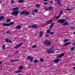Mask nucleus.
<instances>
[{
    "label": "nucleus",
    "instance_id": "nucleus-23",
    "mask_svg": "<svg viewBox=\"0 0 75 75\" xmlns=\"http://www.w3.org/2000/svg\"><path fill=\"white\" fill-rule=\"evenodd\" d=\"M3 19H4V16H1L0 17V21L2 20Z\"/></svg>",
    "mask_w": 75,
    "mask_h": 75
},
{
    "label": "nucleus",
    "instance_id": "nucleus-19",
    "mask_svg": "<svg viewBox=\"0 0 75 75\" xmlns=\"http://www.w3.org/2000/svg\"><path fill=\"white\" fill-rule=\"evenodd\" d=\"M51 21H52V20L51 19L50 20L48 21H47L46 23L47 24H50V23H51Z\"/></svg>",
    "mask_w": 75,
    "mask_h": 75
},
{
    "label": "nucleus",
    "instance_id": "nucleus-46",
    "mask_svg": "<svg viewBox=\"0 0 75 75\" xmlns=\"http://www.w3.org/2000/svg\"><path fill=\"white\" fill-rule=\"evenodd\" d=\"M11 3H15V2H14V1L13 0L11 1Z\"/></svg>",
    "mask_w": 75,
    "mask_h": 75
},
{
    "label": "nucleus",
    "instance_id": "nucleus-57",
    "mask_svg": "<svg viewBox=\"0 0 75 75\" xmlns=\"http://www.w3.org/2000/svg\"><path fill=\"white\" fill-rule=\"evenodd\" d=\"M57 51H59V49H57Z\"/></svg>",
    "mask_w": 75,
    "mask_h": 75
},
{
    "label": "nucleus",
    "instance_id": "nucleus-5",
    "mask_svg": "<svg viewBox=\"0 0 75 75\" xmlns=\"http://www.w3.org/2000/svg\"><path fill=\"white\" fill-rule=\"evenodd\" d=\"M5 41L6 42H9V43H12V41L9 40L8 38H6L5 39Z\"/></svg>",
    "mask_w": 75,
    "mask_h": 75
},
{
    "label": "nucleus",
    "instance_id": "nucleus-63",
    "mask_svg": "<svg viewBox=\"0 0 75 75\" xmlns=\"http://www.w3.org/2000/svg\"><path fill=\"white\" fill-rule=\"evenodd\" d=\"M74 34H75V32H74Z\"/></svg>",
    "mask_w": 75,
    "mask_h": 75
},
{
    "label": "nucleus",
    "instance_id": "nucleus-36",
    "mask_svg": "<svg viewBox=\"0 0 75 75\" xmlns=\"http://www.w3.org/2000/svg\"><path fill=\"white\" fill-rule=\"evenodd\" d=\"M34 12L35 13H37L38 12V10L37 9H35L34 10Z\"/></svg>",
    "mask_w": 75,
    "mask_h": 75
},
{
    "label": "nucleus",
    "instance_id": "nucleus-35",
    "mask_svg": "<svg viewBox=\"0 0 75 75\" xmlns=\"http://www.w3.org/2000/svg\"><path fill=\"white\" fill-rule=\"evenodd\" d=\"M69 41V40H68V39H65L64 40V42H67V41Z\"/></svg>",
    "mask_w": 75,
    "mask_h": 75
},
{
    "label": "nucleus",
    "instance_id": "nucleus-4",
    "mask_svg": "<svg viewBox=\"0 0 75 75\" xmlns=\"http://www.w3.org/2000/svg\"><path fill=\"white\" fill-rule=\"evenodd\" d=\"M57 22L59 23H60V24H62L64 22H65V20L62 19H59L57 21Z\"/></svg>",
    "mask_w": 75,
    "mask_h": 75
},
{
    "label": "nucleus",
    "instance_id": "nucleus-2",
    "mask_svg": "<svg viewBox=\"0 0 75 75\" xmlns=\"http://www.w3.org/2000/svg\"><path fill=\"white\" fill-rule=\"evenodd\" d=\"M19 13V11H15L12 12L11 15H13V16H17L18 14Z\"/></svg>",
    "mask_w": 75,
    "mask_h": 75
},
{
    "label": "nucleus",
    "instance_id": "nucleus-64",
    "mask_svg": "<svg viewBox=\"0 0 75 75\" xmlns=\"http://www.w3.org/2000/svg\"><path fill=\"white\" fill-rule=\"evenodd\" d=\"M10 57V55H9V56H8V57Z\"/></svg>",
    "mask_w": 75,
    "mask_h": 75
},
{
    "label": "nucleus",
    "instance_id": "nucleus-53",
    "mask_svg": "<svg viewBox=\"0 0 75 75\" xmlns=\"http://www.w3.org/2000/svg\"><path fill=\"white\" fill-rule=\"evenodd\" d=\"M2 64V62H0V65Z\"/></svg>",
    "mask_w": 75,
    "mask_h": 75
},
{
    "label": "nucleus",
    "instance_id": "nucleus-38",
    "mask_svg": "<svg viewBox=\"0 0 75 75\" xmlns=\"http://www.w3.org/2000/svg\"><path fill=\"white\" fill-rule=\"evenodd\" d=\"M51 31V30H48L47 31V33H50Z\"/></svg>",
    "mask_w": 75,
    "mask_h": 75
},
{
    "label": "nucleus",
    "instance_id": "nucleus-12",
    "mask_svg": "<svg viewBox=\"0 0 75 75\" xmlns=\"http://www.w3.org/2000/svg\"><path fill=\"white\" fill-rule=\"evenodd\" d=\"M65 54H64V53H62L61 55L58 56L57 57V58H60L61 57H62V56H64V55Z\"/></svg>",
    "mask_w": 75,
    "mask_h": 75
},
{
    "label": "nucleus",
    "instance_id": "nucleus-56",
    "mask_svg": "<svg viewBox=\"0 0 75 75\" xmlns=\"http://www.w3.org/2000/svg\"><path fill=\"white\" fill-rule=\"evenodd\" d=\"M73 68L75 70V67H73Z\"/></svg>",
    "mask_w": 75,
    "mask_h": 75
},
{
    "label": "nucleus",
    "instance_id": "nucleus-15",
    "mask_svg": "<svg viewBox=\"0 0 75 75\" xmlns=\"http://www.w3.org/2000/svg\"><path fill=\"white\" fill-rule=\"evenodd\" d=\"M54 1H56V0L57 1V3H58V4L59 5V6H61V4H60L61 2L60 1L58 0H54Z\"/></svg>",
    "mask_w": 75,
    "mask_h": 75
},
{
    "label": "nucleus",
    "instance_id": "nucleus-59",
    "mask_svg": "<svg viewBox=\"0 0 75 75\" xmlns=\"http://www.w3.org/2000/svg\"><path fill=\"white\" fill-rule=\"evenodd\" d=\"M11 62H14L13 61V60H11Z\"/></svg>",
    "mask_w": 75,
    "mask_h": 75
},
{
    "label": "nucleus",
    "instance_id": "nucleus-52",
    "mask_svg": "<svg viewBox=\"0 0 75 75\" xmlns=\"http://www.w3.org/2000/svg\"><path fill=\"white\" fill-rule=\"evenodd\" d=\"M53 48H54V47H52L50 49V50H51V49H53Z\"/></svg>",
    "mask_w": 75,
    "mask_h": 75
},
{
    "label": "nucleus",
    "instance_id": "nucleus-7",
    "mask_svg": "<svg viewBox=\"0 0 75 75\" xmlns=\"http://www.w3.org/2000/svg\"><path fill=\"white\" fill-rule=\"evenodd\" d=\"M22 45H23V43H21L18 44V45L15 46V48H16V49L18 48H20V46H21Z\"/></svg>",
    "mask_w": 75,
    "mask_h": 75
},
{
    "label": "nucleus",
    "instance_id": "nucleus-24",
    "mask_svg": "<svg viewBox=\"0 0 75 75\" xmlns=\"http://www.w3.org/2000/svg\"><path fill=\"white\" fill-rule=\"evenodd\" d=\"M20 72H22V71L20 70H18L17 71H16L15 72V73H19Z\"/></svg>",
    "mask_w": 75,
    "mask_h": 75
},
{
    "label": "nucleus",
    "instance_id": "nucleus-33",
    "mask_svg": "<svg viewBox=\"0 0 75 75\" xmlns=\"http://www.w3.org/2000/svg\"><path fill=\"white\" fill-rule=\"evenodd\" d=\"M46 37H47V38H48L50 37V35H49V34H47L46 35Z\"/></svg>",
    "mask_w": 75,
    "mask_h": 75
},
{
    "label": "nucleus",
    "instance_id": "nucleus-18",
    "mask_svg": "<svg viewBox=\"0 0 75 75\" xmlns=\"http://www.w3.org/2000/svg\"><path fill=\"white\" fill-rule=\"evenodd\" d=\"M59 61H60V59H57L55 60L54 62L56 63H58Z\"/></svg>",
    "mask_w": 75,
    "mask_h": 75
},
{
    "label": "nucleus",
    "instance_id": "nucleus-39",
    "mask_svg": "<svg viewBox=\"0 0 75 75\" xmlns=\"http://www.w3.org/2000/svg\"><path fill=\"white\" fill-rule=\"evenodd\" d=\"M3 50H5V45H3Z\"/></svg>",
    "mask_w": 75,
    "mask_h": 75
},
{
    "label": "nucleus",
    "instance_id": "nucleus-27",
    "mask_svg": "<svg viewBox=\"0 0 75 75\" xmlns=\"http://www.w3.org/2000/svg\"><path fill=\"white\" fill-rule=\"evenodd\" d=\"M19 69H22L23 68V66H20L19 67Z\"/></svg>",
    "mask_w": 75,
    "mask_h": 75
},
{
    "label": "nucleus",
    "instance_id": "nucleus-25",
    "mask_svg": "<svg viewBox=\"0 0 75 75\" xmlns=\"http://www.w3.org/2000/svg\"><path fill=\"white\" fill-rule=\"evenodd\" d=\"M61 16V15H59L57 17H56V19H58V18H60V17Z\"/></svg>",
    "mask_w": 75,
    "mask_h": 75
},
{
    "label": "nucleus",
    "instance_id": "nucleus-51",
    "mask_svg": "<svg viewBox=\"0 0 75 75\" xmlns=\"http://www.w3.org/2000/svg\"><path fill=\"white\" fill-rule=\"evenodd\" d=\"M28 27L29 28H31V26L30 25H28Z\"/></svg>",
    "mask_w": 75,
    "mask_h": 75
},
{
    "label": "nucleus",
    "instance_id": "nucleus-13",
    "mask_svg": "<svg viewBox=\"0 0 75 75\" xmlns=\"http://www.w3.org/2000/svg\"><path fill=\"white\" fill-rule=\"evenodd\" d=\"M63 25H69V22H65L63 23Z\"/></svg>",
    "mask_w": 75,
    "mask_h": 75
},
{
    "label": "nucleus",
    "instance_id": "nucleus-32",
    "mask_svg": "<svg viewBox=\"0 0 75 75\" xmlns=\"http://www.w3.org/2000/svg\"><path fill=\"white\" fill-rule=\"evenodd\" d=\"M34 62L35 64H37V62H38V61H37V60H34Z\"/></svg>",
    "mask_w": 75,
    "mask_h": 75
},
{
    "label": "nucleus",
    "instance_id": "nucleus-60",
    "mask_svg": "<svg viewBox=\"0 0 75 75\" xmlns=\"http://www.w3.org/2000/svg\"><path fill=\"white\" fill-rule=\"evenodd\" d=\"M2 3V1H0V3Z\"/></svg>",
    "mask_w": 75,
    "mask_h": 75
},
{
    "label": "nucleus",
    "instance_id": "nucleus-42",
    "mask_svg": "<svg viewBox=\"0 0 75 75\" xmlns=\"http://www.w3.org/2000/svg\"><path fill=\"white\" fill-rule=\"evenodd\" d=\"M45 10L46 11H50V10H49V8H46Z\"/></svg>",
    "mask_w": 75,
    "mask_h": 75
},
{
    "label": "nucleus",
    "instance_id": "nucleus-44",
    "mask_svg": "<svg viewBox=\"0 0 75 75\" xmlns=\"http://www.w3.org/2000/svg\"><path fill=\"white\" fill-rule=\"evenodd\" d=\"M71 30H73L74 29H75V28L74 27H71Z\"/></svg>",
    "mask_w": 75,
    "mask_h": 75
},
{
    "label": "nucleus",
    "instance_id": "nucleus-34",
    "mask_svg": "<svg viewBox=\"0 0 75 75\" xmlns=\"http://www.w3.org/2000/svg\"><path fill=\"white\" fill-rule=\"evenodd\" d=\"M50 34H51V35H53L54 34V31H53L52 32H51L50 33Z\"/></svg>",
    "mask_w": 75,
    "mask_h": 75
},
{
    "label": "nucleus",
    "instance_id": "nucleus-45",
    "mask_svg": "<svg viewBox=\"0 0 75 75\" xmlns=\"http://www.w3.org/2000/svg\"><path fill=\"white\" fill-rule=\"evenodd\" d=\"M32 13L33 16H35V14H34V11H32Z\"/></svg>",
    "mask_w": 75,
    "mask_h": 75
},
{
    "label": "nucleus",
    "instance_id": "nucleus-54",
    "mask_svg": "<svg viewBox=\"0 0 75 75\" xmlns=\"http://www.w3.org/2000/svg\"><path fill=\"white\" fill-rule=\"evenodd\" d=\"M48 0H44V1H47Z\"/></svg>",
    "mask_w": 75,
    "mask_h": 75
},
{
    "label": "nucleus",
    "instance_id": "nucleus-26",
    "mask_svg": "<svg viewBox=\"0 0 75 75\" xmlns=\"http://www.w3.org/2000/svg\"><path fill=\"white\" fill-rule=\"evenodd\" d=\"M36 7H37V8H38L39 7H40V4H38L37 5H36Z\"/></svg>",
    "mask_w": 75,
    "mask_h": 75
},
{
    "label": "nucleus",
    "instance_id": "nucleus-10",
    "mask_svg": "<svg viewBox=\"0 0 75 75\" xmlns=\"http://www.w3.org/2000/svg\"><path fill=\"white\" fill-rule=\"evenodd\" d=\"M16 29H20L21 28V26L20 25H18L17 26L15 27Z\"/></svg>",
    "mask_w": 75,
    "mask_h": 75
},
{
    "label": "nucleus",
    "instance_id": "nucleus-16",
    "mask_svg": "<svg viewBox=\"0 0 75 75\" xmlns=\"http://www.w3.org/2000/svg\"><path fill=\"white\" fill-rule=\"evenodd\" d=\"M24 1L23 0H19L18 1V2L19 3H24Z\"/></svg>",
    "mask_w": 75,
    "mask_h": 75
},
{
    "label": "nucleus",
    "instance_id": "nucleus-14",
    "mask_svg": "<svg viewBox=\"0 0 75 75\" xmlns=\"http://www.w3.org/2000/svg\"><path fill=\"white\" fill-rule=\"evenodd\" d=\"M54 23H52L50 26V29H51V28H52V27H53V26H54Z\"/></svg>",
    "mask_w": 75,
    "mask_h": 75
},
{
    "label": "nucleus",
    "instance_id": "nucleus-49",
    "mask_svg": "<svg viewBox=\"0 0 75 75\" xmlns=\"http://www.w3.org/2000/svg\"><path fill=\"white\" fill-rule=\"evenodd\" d=\"M18 52H19V51H17L15 52V53H16V54H17V53H18Z\"/></svg>",
    "mask_w": 75,
    "mask_h": 75
},
{
    "label": "nucleus",
    "instance_id": "nucleus-22",
    "mask_svg": "<svg viewBox=\"0 0 75 75\" xmlns=\"http://www.w3.org/2000/svg\"><path fill=\"white\" fill-rule=\"evenodd\" d=\"M14 24V22H12L9 23V25L10 26V25H13Z\"/></svg>",
    "mask_w": 75,
    "mask_h": 75
},
{
    "label": "nucleus",
    "instance_id": "nucleus-29",
    "mask_svg": "<svg viewBox=\"0 0 75 75\" xmlns=\"http://www.w3.org/2000/svg\"><path fill=\"white\" fill-rule=\"evenodd\" d=\"M10 21H11V20L10 19H8L6 21V22H7V23L10 22Z\"/></svg>",
    "mask_w": 75,
    "mask_h": 75
},
{
    "label": "nucleus",
    "instance_id": "nucleus-40",
    "mask_svg": "<svg viewBox=\"0 0 75 75\" xmlns=\"http://www.w3.org/2000/svg\"><path fill=\"white\" fill-rule=\"evenodd\" d=\"M74 49H75V47H71V51H73V50H74Z\"/></svg>",
    "mask_w": 75,
    "mask_h": 75
},
{
    "label": "nucleus",
    "instance_id": "nucleus-37",
    "mask_svg": "<svg viewBox=\"0 0 75 75\" xmlns=\"http://www.w3.org/2000/svg\"><path fill=\"white\" fill-rule=\"evenodd\" d=\"M40 61L41 62H44V59H40Z\"/></svg>",
    "mask_w": 75,
    "mask_h": 75
},
{
    "label": "nucleus",
    "instance_id": "nucleus-17",
    "mask_svg": "<svg viewBox=\"0 0 75 75\" xmlns=\"http://www.w3.org/2000/svg\"><path fill=\"white\" fill-rule=\"evenodd\" d=\"M32 27L33 28H38V26H37L33 25H32Z\"/></svg>",
    "mask_w": 75,
    "mask_h": 75
},
{
    "label": "nucleus",
    "instance_id": "nucleus-6",
    "mask_svg": "<svg viewBox=\"0 0 75 75\" xmlns=\"http://www.w3.org/2000/svg\"><path fill=\"white\" fill-rule=\"evenodd\" d=\"M44 32L43 31H40V32H39V36L40 37H42V35H43V34H44Z\"/></svg>",
    "mask_w": 75,
    "mask_h": 75
},
{
    "label": "nucleus",
    "instance_id": "nucleus-50",
    "mask_svg": "<svg viewBox=\"0 0 75 75\" xmlns=\"http://www.w3.org/2000/svg\"><path fill=\"white\" fill-rule=\"evenodd\" d=\"M66 18L68 20H69V18L68 17H66Z\"/></svg>",
    "mask_w": 75,
    "mask_h": 75
},
{
    "label": "nucleus",
    "instance_id": "nucleus-20",
    "mask_svg": "<svg viewBox=\"0 0 75 75\" xmlns=\"http://www.w3.org/2000/svg\"><path fill=\"white\" fill-rule=\"evenodd\" d=\"M72 43L71 42H68L66 43L64 45V46H66V45H69V44H71Z\"/></svg>",
    "mask_w": 75,
    "mask_h": 75
},
{
    "label": "nucleus",
    "instance_id": "nucleus-3",
    "mask_svg": "<svg viewBox=\"0 0 75 75\" xmlns=\"http://www.w3.org/2000/svg\"><path fill=\"white\" fill-rule=\"evenodd\" d=\"M44 43L45 45H47V46H48L49 45H51V42L50 41H48V40H47L44 41Z\"/></svg>",
    "mask_w": 75,
    "mask_h": 75
},
{
    "label": "nucleus",
    "instance_id": "nucleus-41",
    "mask_svg": "<svg viewBox=\"0 0 75 75\" xmlns=\"http://www.w3.org/2000/svg\"><path fill=\"white\" fill-rule=\"evenodd\" d=\"M43 4H44L45 5H46V4H47V5H48L49 4L48 3H43Z\"/></svg>",
    "mask_w": 75,
    "mask_h": 75
},
{
    "label": "nucleus",
    "instance_id": "nucleus-47",
    "mask_svg": "<svg viewBox=\"0 0 75 75\" xmlns=\"http://www.w3.org/2000/svg\"><path fill=\"white\" fill-rule=\"evenodd\" d=\"M50 3L52 4V3H54V1H53L52 0H51L50 1Z\"/></svg>",
    "mask_w": 75,
    "mask_h": 75
},
{
    "label": "nucleus",
    "instance_id": "nucleus-9",
    "mask_svg": "<svg viewBox=\"0 0 75 75\" xmlns=\"http://www.w3.org/2000/svg\"><path fill=\"white\" fill-rule=\"evenodd\" d=\"M47 52L48 54H53L54 53V52L52 50H49L47 51Z\"/></svg>",
    "mask_w": 75,
    "mask_h": 75
},
{
    "label": "nucleus",
    "instance_id": "nucleus-55",
    "mask_svg": "<svg viewBox=\"0 0 75 75\" xmlns=\"http://www.w3.org/2000/svg\"><path fill=\"white\" fill-rule=\"evenodd\" d=\"M75 43H74L72 44V45H75Z\"/></svg>",
    "mask_w": 75,
    "mask_h": 75
},
{
    "label": "nucleus",
    "instance_id": "nucleus-61",
    "mask_svg": "<svg viewBox=\"0 0 75 75\" xmlns=\"http://www.w3.org/2000/svg\"><path fill=\"white\" fill-rule=\"evenodd\" d=\"M25 7H23V8H25Z\"/></svg>",
    "mask_w": 75,
    "mask_h": 75
},
{
    "label": "nucleus",
    "instance_id": "nucleus-1",
    "mask_svg": "<svg viewBox=\"0 0 75 75\" xmlns=\"http://www.w3.org/2000/svg\"><path fill=\"white\" fill-rule=\"evenodd\" d=\"M20 14L21 15H30V13L28 11H23L21 12Z\"/></svg>",
    "mask_w": 75,
    "mask_h": 75
},
{
    "label": "nucleus",
    "instance_id": "nucleus-8",
    "mask_svg": "<svg viewBox=\"0 0 75 75\" xmlns=\"http://www.w3.org/2000/svg\"><path fill=\"white\" fill-rule=\"evenodd\" d=\"M27 59H30V61L32 62H33V58L31 56H28Z\"/></svg>",
    "mask_w": 75,
    "mask_h": 75
},
{
    "label": "nucleus",
    "instance_id": "nucleus-30",
    "mask_svg": "<svg viewBox=\"0 0 75 75\" xmlns=\"http://www.w3.org/2000/svg\"><path fill=\"white\" fill-rule=\"evenodd\" d=\"M49 10H51L52 9V7L50 6V7H49Z\"/></svg>",
    "mask_w": 75,
    "mask_h": 75
},
{
    "label": "nucleus",
    "instance_id": "nucleus-11",
    "mask_svg": "<svg viewBox=\"0 0 75 75\" xmlns=\"http://www.w3.org/2000/svg\"><path fill=\"white\" fill-rule=\"evenodd\" d=\"M2 25H3L4 27H8V26H9V23H4L3 24H2Z\"/></svg>",
    "mask_w": 75,
    "mask_h": 75
},
{
    "label": "nucleus",
    "instance_id": "nucleus-48",
    "mask_svg": "<svg viewBox=\"0 0 75 75\" xmlns=\"http://www.w3.org/2000/svg\"><path fill=\"white\" fill-rule=\"evenodd\" d=\"M6 33H8H8H10V32L9 31H6Z\"/></svg>",
    "mask_w": 75,
    "mask_h": 75
},
{
    "label": "nucleus",
    "instance_id": "nucleus-43",
    "mask_svg": "<svg viewBox=\"0 0 75 75\" xmlns=\"http://www.w3.org/2000/svg\"><path fill=\"white\" fill-rule=\"evenodd\" d=\"M66 10H69V11H71V10H73V9H68V8H67L66 9Z\"/></svg>",
    "mask_w": 75,
    "mask_h": 75
},
{
    "label": "nucleus",
    "instance_id": "nucleus-28",
    "mask_svg": "<svg viewBox=\"0 0 75 75\" xmlns=\"http://www.w3.org/2000/svg\"><path fill=\"white\" fill-rule=\"evenodd\" d=\"M36 47H37V45H34L32 46V48H36Z\"/></svg>",
    "mask_w": 75,
    "mask_h": 75
},
{
    "label": "nucleus",
    "instance_id": "nucleus-62",
    "mask_svg": "<svg viewBox=\"0 0 75 75\" xmlns=\"http://www.w3.org/2000/svg\"><path fill=\"white\" fill-rule=\"evenodd\" d=\"M16 61H18V60H16Z\"/></svg>",
    "mask_w": 75,
    "mask_h": 75
},
{
    "label": "nucleus",
    "instance_id": "nucleus-31",
    "mask_svg": "<svg viewBox=\"0 0 75 75\" xmlns=\"http://www.w3.org/2000/svg\"><path fill=\"white\" fill-rule=\"evenodd\" d=\"M62 14V10H61L60 12V13L59 15H61Z\"/></svg>",
    "mask_w": 75,
    "mask_h": 75
},
{
    "label": "nucleus",
    "instance_id": "nucleus-21",
    "mask_svg": "<svg viewBox=\"0 0 75 75\" xmlns=\"http://www.w3.org/2000/svg\"><path fill=\"white\" fill-rule=\"evenodd\" d=\"M19 8H13L12 9V10L13 11H15V10H19Z\"/></svg>",
    "mask_w": 75,
    "mask_h": 75
},
{
    "label": "nucleus",
    "instance_id": "nucleus-58",
    "mask_svg": "<svg viewBox=\"0 0 75 75\" xmlns=\"http://www.w3.org/2000/svg\"><path fill=\"white\" fill-rule=\"evenodd\" d=\"M26 41V40L25 39L23 40V41L24 42Z\"/></svg>",
    "mask_w": 75,
    "mask_h": 75
}]
</instances>
